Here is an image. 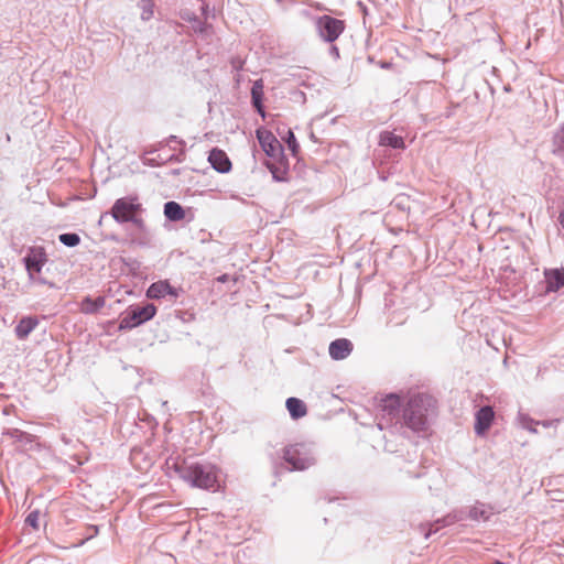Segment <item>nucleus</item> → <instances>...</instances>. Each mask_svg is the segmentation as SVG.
<instances>
[{"mask_svg":"<svg viewBox=\"0 0 564 564\" xmlns=\"http://www.w3.org/2000/svg\"><path fill=\"white\" fill-rule=\"evenodd\" d=\"M284 459L295 470H304L313 464V459L302 454L296 446H289L284 449Z\"/></svg>","mask_w":564,"mask_h":564,"instance_id":"obj_7","label":"nucleus"},{"mask_svg":"<svg viewBox=\"0 0 564 564\" xmlns=\"http://www.w3.org/2000/svg\"><path fill=\"white\" fill-rule=\"evenodd\" d=\"M285 404L291 417L294 420L301 419L307 414L306 404L297 398H289Z\"/></svg>","mask_w":564,"mask_h":564,"instance_id":"obj_15","label":"nucleus"},{"mask_svg":"<svg viewBox=\"0 0 564 564\" xmlns=\"http://www.w3.org/2000/svg\"><path fill=\"white\" fill-rule=\"evenodd\" d=\"M381 410L388 414H397L400 409V398L397 394H388L380 400Z\"/></svg>","mask_w":564,"mask_h":564,"instance_id":"obj_20","label":"nucleus"},{"mask_svg":"<svg viewBox=\"0 0 564 564\" xmlns=\"http://www.w3.org/2000/svg\"><path fill=\"white\" fill-rule=\"evenodd\" d=\"M58 239L67 247H75L80 242V238L77 234H62Z\"/></svg>","mask_w":564,"mask_h":564,"instance_id":"obj_22","label":"nucleus"},{"mask_svg":"<svg viewBox=\"0 0 564 564\" xmlns=\"http://www.w3.org/2000/svg\"><path fill=\"white\" fill-rule=\"evenodd\" d=\"M475 432L484 435L491 426L495 419V412L491 406H482L475 415Z\"/></svg>","mask_w":564,"mask_h":564,"instance_id":"obj_11","label":"nucleus"},{"mask_svg":"<svg viewBox=\"0 0 564 564\" xmlns=\"http://www.w3.org/2000/svg\"><path fill=\"white\" fill-rule=\"evenodd\" d=\"M473 512H474V518H476V519H477V518H478L477 509H474V511H473Z\"/></svg>","mask_w":564,"mask_h":564,"instance_id":"obj_28","label":"nucleus"},{"mask_svg":"<svg viewBox=\"0 0 564 564\" xmlns=\"http://www.w3.org/2000/svg\"><path fill=\"white\" fill-rule=\"evenodd\" d=\"M546 290L549 292H556L564 286V270L551 269L544 272Z\"/></svg>","mask_w":564,"mask_h":564,"instance_id":"obj_13","label":"nucleus"},{"mask_svg":"<svg viewBox=\"0 0 564 564\" xmlns=\"http://www.w3.org/2000/svg\"><path fill=\"white\" fill-rule=\"evenodd\" d=\"M180 477L189 482L193 487L205 490H215L218 484V476L215 466L210 464H186L176 467Z\"/></svg>","mask_w":564,"mask_h":564,"instance_id":"obj_2","label":"nucleus"},{"mask_svg":"<svg viewBox=\"0 0 564 564\" xmlns=\"http://www.w3.org/2000/svg\"><path fill=\"white\" fill-rule=\"evenodd\" d=\"M318 35L328 43L335 42L345 31L346 23L330 15H322L315 22Z\"/></svg>","mask_w":564,"mask_h":564,"instance_id":"obj_4","label":"nucleus"},{"mask_svg":"<svg viewBox=\"0 0 564 564\" xmlns=\"http://www.w3.org/2000/svg\"><path fill=\"white\" fill-rule=\"evenodd\" d=\"M257 139L263 152L270 158H278L282 153V145L275 135L265 128L256 131Z\"/></svg>","mask_w":564,"mask_h":564,"instance_id":"obj_6","label":"nucleus"},{"mask_svg":"<svg viewBox=\"0 0 564 564\" xmlns=\"http://www.w3.org/2000/svg\"><path fill=\"white\" fill-rule=\"evenodd\" d=\"M560 219H561V224H562V226L564 227V215H561V216H560Z\"/></svg>","mask_w":564,"mask_h":564,"instance_id":"obj_27","label":"nucleus"},{"mask_svg":"<svg viewBox=\"0 0 564 564\" xmlns=\"http://www.w3.org/2000/svg\"><path fill=\"white\" fill-rule=\"evenodd\" d=\"M208 162L218 173H229L232 169V164L227 153L218 148H214L209 151Z\"/></svg>","mask_w":564,"mask_h":564,"instance_id":"obj_10","label":"nucleus"},{"mask_svg":"<svg viewBox=\"0 0 564 564\" xmlns=\"http://www.w3.org/2000/svg\"><path fill=\"white\" fill-rule=\"evenodd\" d=\"M178 294L180 291L172 286L166 280L154 282L147 290V297L152 300H160L166 295L176 299Z\"/></svg>","mask_w":564,"mask_h":564,"instance_id":"obj_9","label":"nucleus"},{"mask_svg":"<svg viewBox=\"0 0 564 564\" xmlns=\"http://www.w3.org/2000/svg\"><path fill=\"white\" fill-rule=\"evenodd\" d=\"M436 400L429 394L411 397L403 409L404 424L414 432L427 430L429 421L436 414Z\"/></svg>","mask_w":564,"mask_h":564,"instance_id":"obj_1","label":"nucleus"},{"mask_svg":"<svg viewBox=\"0 0 564 564\" xmlns=\"http://www.w3.org/2000/svg\"><path fill=\"white\" fill-rule=\"evenodd\" d=\"M479 517H481L484 520H487V519H488V514H487V512H486V511H484V510H482V511H480Z\"/></svg>","mask_w":564,"mask_h":564,"instance_id":"obj_26","label":"nucleus"},{"mask_svg":"<svg viewBox=\"0 0 564 564\" xmlns=\"http://www.w3.org/2000/svg\"><path fill=\"white\" fill-rule=\"evenodd\" d=\"M37 319L35 317H23L15 327V335L20 339H24L36 327Z\"/></svg>","mask_w":564,"mask_h":564,"instance_id":"obj_16","label":"nucleus"},{"mask_svg":"<svg viewBox=\"0 0 564 564\" xmlns=\"http://www.w3.org/2000/svg\"><path fill=\"white\" fill-rule=\"evenodd\" d=\"M37 520H39V512H31L28 517H26V523L30 524L32 528L34 529H37L39 528V523H37Z\"/></svg>","mask_w":564,"mask_h":564,"instance_id":"obj_25","label":"nucleus"},{"mask_svg":"<svg viewBox=\"0 0 564 564\" xmlns=\"http://www.w3.org/2000/svg\"><path fill=\"white\" fill-rule=\"evenodd\" d=\"M164 215L172 221H180L185 218V210L176 202H167L164 205Z\"/></svg>","mask_w":564,"mask_h":564,"instance_id":"obj_19","label":"nucleus"},{"mask_svg":"<svg viewBox=\"0 0 564 564\" xmlns=\"http://www.w3.org/2000/svg\"><path fill=\"white\" fill-rule=\"evenodd\" d=\"M268 167H269V170L271 171L273 177L276 181H284L285 180V174H286L285 170H281V169L274 166L273 164H268Z\"/></svg>","mask_w":564,"mask_h":564,"instance_id":"obj_23","label":"nucleus"},{"mask_svg":"<svg viewBox=\"0 0 564 564\" xmlns=\"http://www.w3.org/2000/svg\"><path fill=\"white\" fill-rule=\"evenodd\" d=\"M152 7L153 6H152L151 1H149V0L142 1V8H143L142 18L143 19H149L150 17H152V14H153Z\"/></svg>","mask_w":564,"mask_h":564,"instance_id":"obj_24","label":"nucleus"},{"mask_svg":"<svg viewBox=\"0 0 564 564\" xmlns=\"http://www.w3.org/2000/svg\"><path fill=\"white\" fill-rule=\"evenodd\" d=\"M156 314V307L153 304H147L142 307H135L124 315L119 324V330L131 329L138 325L151 319Z\"/></svg>","mask_w":564,"mask_h":564,"instance_id":"obj_5","label":"nucleus"},{"mask_svg":"<svg viewBox=\"0 0 564 564\" xmlns=\"http://www.w3.org/2000/svg\"><path fill=\"white\" fill-rule=\"evenodd\" d=\"M263 88L264 86L262 79L256 80L251 88L252 104L262 117H264V110L262 107Z\"/></svg>","mask_w":564,"mask_h":564,"instance_id":"obj_18","label":"nucleus"},{"mask_svg":"<svg viewBox=\"0 0 564 564\" xmlns=\"http://www.w3.org/2000/svg\"><path fill=\"white\" fill-rule=\"evenodd\" d=\"M284 141H285V143L288 145V149L291 151L292 155L296 156L299 154V152H300V144L296 141V138H295V135H294L292 130L288 131V135L284 139Z\"/></svg>","mask_w":564,"mask_h":564,"instance_id":"obj_21","label":"nucleus"},{"mask_svg":"<svg viewBox=\"0 0 564 564\" xmlns=\"http://www.w3.org/2000/svg\"><path fill=\"white\" fill-rule=\"evenodd\" d=\"M106 300L104 296L96 299L85 297L80 302V312L84 314H94L105 306Z\"/></svg>","mask_w":564,"mask_h":564,"instance_id":"obj_17","label":"nucleus"},{"mask_svg":"<svg viewBox=\"0 0 564 564\" xmlns=\"http://www.w3.org/2000/svg\"><path fill=\"white\" fill-rule=\"evenodd\" d=\"M46 261L47 258L44 248H31L25 258V265L29 274L33 276V273H40Z\"/></svg>","mask_w":564,"mask_h":564,"instance_id":"obj_8","label":"nucleus"},{"mask_svg":"<svg viewBox=\"0 0 564 564\" xmlns=\"http://www.w3.org/2000/svg\"><path fill=\"white\" fill-rule=\"evenodd\" d=\"M352 344L346 338H339L330 343L329 355L335 360L345 359L350 355Z\"/></svg>","mask_w":564,"mask_h":564,"instance_id":"obj_12","label":"nucleus"},{"mask_svg":"<svg viewBox=\"0 0 564 564\" xmlns=\"http://www.w3.org/2000/svg\"><path fill=\"white\" fill-rule=\"evenodd\" d=\"M142 204L138 196H126L118 198L110 210L112 218L118 223H132L141 226Z\"/></svg>","mask_w":564,"mask_h":564,"instance_id":"obj_3","label":"nucleus"},{"mask_svg":"<svg viewBox=\"0 0 564 564\" xmlns=\"http://www.w3.org/2000/svg\"><path fill=\"white\" fill-rule=\"evenodd\" d=\"M379 144L382 147H390L393 149H404L405 143L401 135L391 131H383L380 133Z\"/></svg>","mask_w":564,"mask_h":564,"instance_id":"obj_14","label":"nucleus"},{"mask_svg":"<svg viewBox=\"0 0 564 564\" xmlns=\"http://www.w3.org/2000/svg\"><path fill=\"white\" fill-rule=\"evenodd\" d=\"M494 564H503V563H501L500 561H496Z\"/></svg>","mask_w":564,"mask_h":564,"instance_id":"obj_29","label":"nucleus"}]
</instances>
